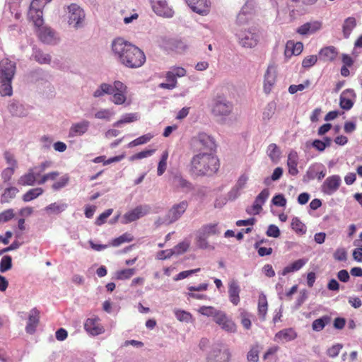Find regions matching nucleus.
<instances>
[{
    "label": "nucleus",
    "mask_w": 362,
    "mask_h": 362,
    "mask_svg": "<svg viewBox=\"0 0 362 362\" xmlns=\"http://www.w3.org/2000/svg\"><path fill=\"white\" fill-rule=\"evenodd\" d=\"M12 267V258L9 255L4 256L0 262V272L1 273L6 272L11 269Z\"/></svg>",
    "instance_id": "3c124183"
},
{
    "label": "nucleus",
    "mask_w": 362,
    "mask_h": 362,
    "mask_svg": "<svg viewBox=\"0 0 362 362\" xmlns=\"http://www.w3.org/2000/svg\"><path fill=\"white\" fill-rule=\"evenodd\" d=\"M104 94L112 95L111 101L117 105H124L127 101V87L119 81H115L113 85L103 83L93 93V96L98 98Z\"/></svg>",
    "instance_id": "7ed1b4c3"
},
{
    "label": "nucleus",
    "mask_w": 362,
    "mask_h": 362,
    "mask_svg": "<svg viewBox=\"0 0 362 362\" xmlns=\"http://www.w3.org/2000/svg\"><path fill=\"white\" fill-rule=\"evenodd\" d=\"M44 190L41 187H36L29 189L25 194H23L22 199L25 202H30L35 198L42 194Z\"/></svg>",
    "instance_id": "e433bc0d"
},
{
    "label": "nucleus",
    "mask_w": 362,
    "mask_h": 362,
    "mask_svg": "<svg viewBox=\"0 0 362 362\" xmlns=\"http://www.w3.org/2000/svg\"><path fill=\"white\" fill-rule=\"evenodd\" d=\"M89 125V122L86 120L74 123L69 129V136L74 137L84 134L88 131Z\"/></svg>",
    "instance_id": "6ab92c4d"
},
{
    "label": "nucleus",
    "mask_w": 362,
    "mask_h": 362,
    "mask_svg": "<svg viewBox=\"0 0 362 362\" xmlns=\"http://www.w3.org/2000/svg\"><path fill=\"white\" fill-rule=\"evenodd\" d=\"M168 158V151H165L163 153L160 160L158 165V168H157L158 175L160 176L165 173L166 168H167Z\"/></svg>",
    "instance_id": "49530a36"
},
{
    "label": "nucleus",
    "mask_w": 362,
    "mask_h": 362,
    "mask_svg": "<svg viewBox=\"0 0 362 362\" xmlns=\"http://www.w3.org/2000/svg\"><path fill=\"white\" fill-rule=\"evenodd\" d=\"M112 115H113V112H111L110 110L103 109V110L98 111L95 114V117L97 119L109 120Z\"/></svg>",
    "instance_id": "338daca9"
},
{
    "label": "nucleus",
    "mask_w": 362,
    "mask_h": 362,
    "mask_svg": "<svg viewBox=\"0 0 362 362\" xmlns=\"http://www.w3.org/2000/svg\"><path fill=\"white\" fill-rule=\"evenodd\" d=\"M298 163V155L296 151H291L288 155L287 165L288 173L293 176L298 173L297 165Z\"/></svg>",
    "instance_id": "b1692460"
},
{
    "label": "nucleus",
    "mask_w": 362,
    "mask_h": 362,
    "mask_svg": "<svg viewBox=\"0 0 362 362\" xmlns=\"http://www.w3.org/2000/svg\"><path fill=\"white\" fill-rule=\"evenodd\" d=\"M320 58L325 62L334 61L337 55L338 52L334 46H328L323 47L319 52Z\"/></svg>",
    "instance_id": "393cba45"
},
{
    "label": "nucleus",
    "mask_w": 362,
    "mask_h": 362,
    "mask_svg": "<svg viewBox=\"0 0 362 362\" xmlns=\"http://www.w3.org/2000/svg\"><path fill=\"white\" fill-rule=\"evenodd\" d=\"M134 240L133 235L129 233H125L118 238L113 239L110 245L113 247H118L124 243H129Z\"/></svg>",
    "instance_id": "ea45409f"
},
{
    "label": "nucleus",
    "mask_w": 362,
    "mask_h": 362,
    "mask_svg": "<svg viewBox=\"0 0 362 362\" xmlns=\"http://www.w3.org/2000/svg\"><path fill=\"white\" fill-rule=\"evenodd\" d=\"M267 154L273 162L276 163L280 158L281 151L276 144H271L267 148Z\"/></svg>",
    "instance_id": "a19ab883"
},
{
    "label": "nucleus",
    "mask_w": 362,
    "mask_h": 362,
    "mask_svg": "<svg viewBox=\"0 0 362 362\" xmlns=\"http://www.w3.org/2000/svg\"><path fill=\"white\" fill-rule=\"evenodd\" d=\"M156 151L155 149H146L142 151H140L137 153H135L129 157L130 161H134L135 160H140L143 159L144 158L152 156L154 152Z\"/></svg>",
    "instance_id": "603ef678"
},
{
    "label": "nucleus",
    "mask_w": 362,
    "mask_h": 362,
    "mask_svg": "<svg viewBox=\"0 0 362 362\" xmlns=\"http://www.w3.org/2000/svg\"><path fill=\"white\" fill-rule=\"evenodd\" d=\"M303 49V45L300 42H294L289 40L286 44L284 54L286 57H291L293 55H299Z\"/></svg>",
    "instance_id": "412c9836"
},
{
    "label": "nucleus",
    "mask_w": 362,
    "mask_h": 362,
    "mask_svg": "<svg viewBox=\"0 0 362 362\" xmlns=\"http://www.w3.org/2000/svg\"><path fill=\"white\" fill-rule=\"evenodd\" d=\"M28 14L35 26L40 27L42 25L43 19L42 10H35L33 12L29 10Z\"/></svg>",
    "instance_id": "37998d69"
},
{
    "label": "nucleus",
    "mask_w": 362,
    "mask_h": 362,
    "mask_svg": "<svg viewBox=\"0 0 362 362\" xmlns=\"http://www.w3.org/2000/svg\"><path fill=\"white\" fill-rule=\"evenodd\" d=\"M296 337V332L292 329H286L278 332L275 334L276 340L288 341Z\"/></svg>",
    "instance_id": "7c9ffc66"
},
{
    "label": "nucleus",
    "mask_w": 362,
    "mask_h": 362,
    "mask_svg": "<svg viewBox=\"0 0 362 362\" xmlns=\"http://www.w3.org/2000/svg\"><path fill=\"white\" fill-rule=\"evenodd\" d=\"M189 8L201 16L210 13L211 3L210 0H185Z\"/></svg>",
    "instance_id": "1a4fd4ad"
},
{
    "label": "nucleus",
    "mask_w": 362,
    "mask_h": 362,
    "mask_svg": "<svg viewBox=\"0 0 362 362\" xmlns=\"http://www.w3.org/2000/svg\"><path fill=\"white\" fill-rule=\"evenodd\" d=\"M239 43L244 47L252 48L255 47L258 42V36L256 33L250 30L238 29L236 33Z\"/></svg>",
    "instance_id": "423d86ee"
},
{
    "label": "nucleus",
    "mask_w": 362,
    "mask_h": 362,
    "mask_svg": "<svg viewBox=\"0 0 362 362\" xmlns=\"http://www.w3.org/2000/svg\"><path fill=\"white\" fill-rule=\"evenodd\" d=\"M13 217L14 213L12 209L5 210L0 214V223L7 222L11 220Z\"/></svg>",
    "instance_id": "774afa93"
},
{
    "label": "nucleus",
    "mask_w": 362,
    "mask_h": 362,
    "mask_svg": "<svg viewBox=\"0 0 362 362\" xmlns=\"http://www.w3.org/2000/svg\"><path fill=\"white\" fill-rule=\"evenodd\" d=\"M240 322L243 327L246 329H250L252 326V322L250 320L251 315L248 313L245 310L241 309L240 310Z\"/></svg>",
    "instance_id": "09e8293b"
},
{
    "label": "nucleus",
    "mask_w": 362,
    "mask_h": 362,
    "mask_svg": "<svg viewBox=\"0 0 362 362\" xmlns=\"http://www.w3.org/2000/svg\"><path fill=\"white\" fill-rule=\"evenodd\" d=\"M40 319L39 311L34 308L30 310L28 317V321L25 327L26 332L29 334L35 332L36 327L38 325Z\"/></svg>",
    "instance_id": "4be33fe9"
},
{
    "label": "nucleus",
    "mask_w": 362,
    "mask_h": 362,
    "mask_svg": "<svg viewBox=\"0 0 362 362\" xmlns=\"http://www.w3.org/2000/svg\"><path fill=\"white\" fill-rule=\"evenodd\" d=\"M67 206L66 203L54 202L47 206L45 208V211L49 215H58L67 209Z\"/></svg>",
    "instance_id": "cd10ccee"
},
{
    "label": "nucleus",
    "mask_w": 362,
    "mask_h": 362,
    "mask_svg": "<svg viewBox=\"0 0 362 362\" xmlns=\"http://www.w3.org/2000/svg\"><path fill=\"white\" fill-rule=\"evenodd\" d=\"M291 228L293 230H295L297 233L299 234H305L306 232V227L301 222V221L298 217H294L291 221Z\"/></svg>",
    "instance_id": "c03bdc74"
},
{
    "label": "nucleus",
    "mask_w": 362,
    "mask_h": 362,
    "mask_svg": "<svg viewBox=\"0 0 362 362\" xmlns=\"http://www.w3.org/2000/svg\"><path fill=\"white\" fill-rule=\"evenodd\" d=\"M322 22L319 21L308 22L298 27L297 33L302 35L313 34L320 30L322 28Z\"/></svg>",
    "instance_id": "f3484780"
},
{
    "label": "nucleus",
    "mask_w": 362,
    "mask_h": 362,
    "mask_svg": "<svg viewBox=\"0 0 362 362\" xmlns=\"http://www.w3.org/2000/svg\"><path fill=\"white\" fill-rule=\"evenodd\" d=\"M11 78H0V94L2 96H11L13 93Z\"/></svg>",
    "instance_id": "2f4dec72"
},
{
    "label": "nucleus",
    "mask_w": 362,
    "mask_h": 362,
    "mask_svg": "<svg viewBox=\"0 0 362 362\" xmlns=\"http://www.w3.org/2000/svg\"><path fill=\"white\" fill-rule=\"evenodd\" d=\"M98 317L88 318L84 323V329L91 335L95 336L104 332L103 327L99 322Z\"/></svg>",
    "instance_id": "dca6fc26"
},
{
    "label": "nucleus",
    "mask_w": 362,
    "mask_h": 362,
    "mask_svg": "<svg viewBox=\"0 0 362 362\" xmlns=\"http://www.w3.org/2000/svg\"><path fill=\"white\" fill-rule=\"evenodd\" d=\"M15 169L13 167H8L5 168L1 173V178L4 182H8L11 180L13 175L14 174Z\"/></svg>",
    "instance_id": "69168bd1"
},
{
    "label": "nucleus",
    "mask_w": 362,
    "mask_h": 362,
    "mask_svg": "<svg viewBox=\"0 0 362 362\" xmlns=\"http://www.w3.org/2000/svg\"><path fill=\"white\" fill-rule=\"evenodd\" d=\"M40 39L45 43H52L54 39V33L48 28H42L40 30Z\"/></svg>",
    "instance_id": "4c0bfd02"
},
{
    "label": "nucleus",
    "mask_w": 362,
    "mask_h": 362,
    "mask_svg": "<svg viewBox=\"0 0 362 362\" xmlns=\"http://www.w3.org/2000/svg\"><path fill=\"white\" fill-rule=\"evenodd\" d=\"M331 321V317L328 315H324L320 318L316 319L313 322V329L317 332L322 330Z\"/></svg>",
    "instance_id": "f704fd0d"
},
{
    "label": "nucleus",
    "mask_w": 362,
    "mask_h": 362,
    "mask_svg": "<svg viewBox=\"0 0 362 362\" xmlns=\"http://www.w3.org/2000/svg\"><path fill=\"white\" fill-rule=\"evenodd\" d=\"M69 24L74 28H78L81 25L85 18V13L78 5L71 4L69 7Z\"/></svg>",
    "instance_id": "0eeeda50"
},
{
    "label": "nucleus",
    "mask_w": 362,
    "mask_h": 362,
    "mask_svg": "<svg viewBox=\"0 0 362 362\" xmlns=\"http://www.w3.org/2000/svg\"><path fill=\"white\" fill-rule=\"evenodd\" d=\"M112 50L117 60L126 67L136 69L146 62L144 52L122 37H117L112 41Z\"/></svg>",
    "instance_id": "f257e3e1"
},
{
    "label": "nucleus",
    "mask_w": 362,
    "mask_h": 362,
    "mask_svg": "<svg viewBox=\"0 0 362 362\" xmlns=\"http://www.w3.org/2000/svg\"><path fill=\"white\" fill-rule=\"evenodd\" d=\"M198 313H200L202 315L207 316V317H212L214 321L215 320V318L218 316L219 313L221 311L220 310L216 309L214 307L212 306H201L198 309Z\"/></svg>",
    "instance_id": "58836bf2"
},
{
    "label": "nucleus",
    "mask_w": 362,
    "mask_h": 362,
    "mask_svg": "<svg viewBox=\"0 0 362 362\" xmlns=\"http://www.w3.org/2000/svg\"><path fill=\"white\" fill-rule=\"evenodd\" d=\"M247 181V177L245 175L239 177L235 187L228 194L230 199H235L239 195L240 190L245 186Z\"/></svg>",
    "instance_id": "c85d7f7f"
},
{
    "label": "nucleus",
    "mask_w": 362,
    "mask_h": 362,
    "mask_svg": "<svg viewBox=\"0 0 362 362\" xmlns=\"http://www.w3.org/2000/svg\"><path fill=\"white\" fill-rule=\"evenodd\" d=\"M356 26V21L354 17H348L345 19L343 24V35L345 38H348L353 30Z\"/></svg>",
    "instance_id": "72a5a7b5"
},
{
    "label": "nucleus",
    "mask_w": 362,
    "mask_h": 362,
    "mask_svg": "<svg viewBox=\"0 0 362 362\" xmlns=\"http://www.w3.org/2000/svg\"><path fill=\"white\" fill-rule=\"evenodd\" d=\"M189 247V243L188 241H183L175 246L173 251L175 252V254L180 255L187 252Z\"/></svg>",
    "instance_id": "680f3d73"
},
{
    "label": "nucleus",
    "mask_w": 362,
    "mask_h": 362,
    "mask_svg": "<svg viewBox=\"0 0 362 362\" xmlns=\"http://www.w3.org/2000/svg\"><path fill=\"white\" fill-rule=\"evenodd\" d=\"M214 322L224 331L235 332L237 326L235 323L223 311H221Z\"/></svg>",
    "instance_id": "9d476101"
},
{
    "label": "nucleus",
    "mask_w": 362,
    "mask_h": 362,
    "mask_svg": "<svg viewBox=\"0 0 362 362\" xmlns=\"http://www.w3.org/2000/svg\"><path fill=\"white\" fill-rule=\"evenodd\" d=\"M263 242V240H260L259 242L255 243V247L257 249L258 255L260 257L270 255L273 251L272 247H259L260 244H262Z\"/></svg>",
    "instance_id": "4d7b16f0"
},
{
    "label": "nucleus",
    "mask_w": 362,
    "mask_h": 362,
    "mask_svg": "<svg viewBox=\"0 0 362 362\" xmlns=\"http://www.w3.org/2000/svg\"><path fill=\"white\" fill-rule=\"evenodd\" d=\"M317 62V55H310L305 57L302 62V66L305 69H309L314 66Z\"/></svg>",
    "instance_id": "052dcab7"
},
{
    "label": "nucleus",
    "mask_w": 362,
    "mask_h": 362,
    "mask_svg": "<svg viewBox=\"0 0 362 362\" xmlns=\"http://www.w3.org/2000/svg\"><path fill=\"white\" fill-rule=\"evenodd\" d=\"M306 263L307 260L305 259H297L288 266L285 267L281 274L282 276H286L289 273L297 272L300 270Z\"/></svg>",
    "instance_id": "bb28decb"
},
{
    "label": "nucleus",
    "mask_w": 362,
    "mask_h": 362,
    "mask_svg": "<svg viewBox=\"0 0 362 362\" xmlns=\"http://www.w3.org/2000/svg\"><path fill=\"white\" fill-rule=\"evenodd\" d=\"M240 289L238 283L235 281H232L228 285V294L230 302L237 305L240 302Z\"/></svg>",
    "instance_id": "a878e982"
},
{
    "label": "nucleus",
    "mask_w": 362,
    "mask_h": 362,
    "mask_svg": "<svg viewBox=\"0 0 362 362\" xmlns=\"http://www.w3.org/2000/svg\"><path fill=\"white\" fill-rule=\"evenodd\" d=\"M334 259L337 261L344 262L347 259V252L343 247L337 248L333 254Z\"/></svg>",
    "instance_id": "13d9d810"
},
{
    "label": "nucleus",
    "mask_w": 362,
    "mask_h": 362,
    "mask_svg": "<svg viewBox=\"0 0 362 362\" xmlns=\"http://www.w3.org/2000/svg\"><path fill=\"white\" fill-rule=\"evenodd\" d=\"M341 178L337 175L328 177L322 185V190L325 194H332L339 187Z\"/></svg>",
    "instance_id": "ddd939ff"
},
{
    "label": "nucleus",
    "mask_w": 362,
    "mask_h": 362,
    "mask_svg": "<svg viewBox=\"0 0 362 362\" xmlns=\"http://www.w3.org/2000/svg\"><path fill=\"white\" fill-rule=\"evenodd\" d=\"M33 59L41 64H49L51 62V56L47 53H45L40 49H35L33 53Z\"/></svg>",
    "instance_id": "c756f323"
},
{
    "label": "nucleus",
    "mask_w": 362,
    "mask_h": 362,
    "mask_svg": "<svg viewBox=\"0 0 362 362\" xmlns=\"http://www.w3.org/2000/svg\"><path fill=\"white\" fill-rule=\"evenodd\" d=\"M269 195L268 189H264L256 197L252 206L250 209H247L249 214H259L262 209V205L267 201Z\"/></svg>",
    "instance_id": "4468645a"
},
{
    "label": "nucleus",
    "mask_w": 362,
    "mask_h": 362,
    "mask_svg": "<svg viewBox=\"0 0 362 362\" xmlns=\"http://www.w3.org/2000/svg\"><path fill=\"white\" fill-rule=\"evenodd\" d=\"M40 173H35L31 168L28 172L21 176L18 180V184L22 186H33L37 183Z\"/></svg>",
    "instance_id": "a211bd4d"
},
{
    "label": "nucleus",
    "mask_w": 362,
    "mask_h": 362,
    "mask_svg": "<svg viewBox=\"0 0 362 362\" xmlns=\"http://www.w3.org/2000/svg\"><path fill=\"white\" fill-rule=\"evenodd\" d=\"M154 12L160 16L172 17L173 11L168 6L166 0H151Z\"/></svg>",
    "instance_id": "9b49d317"
},
{
    "label": "nucleus",
    "mask_w": 362,
    "mask_h": 362,
    "mask_svg": "<svg viewBox=\"0 0 362 362\" xmlns=\"http://www.w3.org/2000/svg\"><path fill=\"white\" fill-rule=\"evenodd\" d=\"M138 119V115L136 113L126 114L122 118L114 124L115 127H118L120 124L129 123Z\"/></svg>",
    "instance_id": "864d4df0"
},
{
    "label": "nucleus",
    "mask_w": 362,
    "mask_h": 362,
    "mask_svg": "<svg viewBox=\"0 0 362 362\" xmlns=\"http://www.w3.org/2000/svg\"><path fill=\"white\" fill-rule=\"evenodd\" d=\"M247 358L248 362H257L259 360V350L258 346H255L251 348L249 351Z\"/></svg>",
    "instance_id": "e2e57ef3"
},
{
    "label": "nucleus",
    "mask_w": 362,
    "mask_h": 362,
    "mask_svg": "<svg viewBox=\"0 0 362 362\" xmlns=\"http://www.w3.org/2000/svg\"><path fill=\"white\" fill-rule=\"evenodd\" d=\"M51 0H33L30 6V10L35 11V10H42L44 6L50 2Z\"/></svg>",
    "instance_id": "bf43d9fd"
},
{
    "label": "nucleus",
    "mask_w": 362,
    "mask_h": 362,
    "mask_svg": "<svg viewBox=\"0 0 362 362\" xmlns=\"http://www.w3.org/2000/svg\"><path fill=\"white\" fill-rule=\"evenodd\" d=\"M69 180H70V177H69V175L65 174V175L61 176L58 180L55 181L52 184V188L54 191L59 190V189L65 187L68 185Z\"/></svg>",
    "instance_id": "79ce46f5"
},
{
    "label": "nucleus",
    "mask_w": 362,
    "mask_h": 362,
    "mask_svg": "<svg viewBox=\"0 0 362 362\" xmlns=\"http://www.w3.org/2000/svg\"><path fill=\"white\" fill-rule=\"evenodd\" d=\"M16 63L8 59H3L0 62V78L13 79L16 73Z\"/></svg>",
    "instance_id": "f8f14e48"
},
{
    "label": "nucleus",
    "mask_w": 362,
    "mask_h": 362,
    "mask_svg": "<svg viewBox=\"0 0 362 362\" xmlns=\"http://www.w3.org/2000/svg\"><path fill=\"white\" fill-rule=\"evenodd\" d=\"M201 270L200 268H197V269H191V270H186V271H183V272H180L178 274H177L174 278L173 279L175 281H180V280H182V279H184L188 276H189L190 275L193 274H195L198 272H199Z\"/></svg>",
    "instance_id": "0e129e2a"
},
{
    "label": "nucleus",
    "mask_w": 362,
    "mask_h": 362,
    "mask_svg": "<svg viewBox=\"0 0 362 362\" xmlns=\"http://www.w3.org/2000/svg\"><path fill=\"white\" fill-rule=\"evenodd\" d=\"M153 138V135L150 133L142 135L129 144V147L136 146L146 144Z\"/></svg>",
    "instance_id": "8fccbe9b"
},
{
    "label": "nucleus",
    "mask_w": 362,
    "mask_h": 362,
    "mask_svg": "<svg viewBox=\"0 0 362 362\" xmlns=\"http://www.w3.org/2000/svg\"><path fill=\"white\" fill-rule=\"evenodd\" d=\"M187 206L188 203L186 201L175 204L169 211V217L171 218V221H175L177 220L186 211Z\"/></svg>",
    "instance_id": "5701e85b"
},
{
    "label": "nucleus",
    "mask_w": 362,
    "mask_h": 362,
    "mask_svg": "<svg viewBox=\"0 0 362 362\" xmlns=\"http://www.w3.org/2000/svg\"><path fill=\"white\" fill-rule=\"evenodd\" d=\"M276 71L274 65H269L267 67L266 73L264 74V91L265 93L269 94L273 86L276 83Z\"/></svg>",
    "instance_id": "2eb2a0df"
},
{
    "label": "nucleus",
    "mask_w": 362,
    "mask_h": 362,
    "mask_svg": "<svg viewBox=\"0 0 362 362\" xmlns=\"http://www.w3.org/2000/svg\"><path fill=\"white\" fill-rule=\"evenodd\" d=\"M233 110L232 102L228 101L223 95L214 98L211 105V113L216 117L229 116Z\"/></svg>",
    "instance_id": "39448f33"
},
{
    "label": "nucleus",
    "mask_w": 362,
    "mask_h": 362,
    "mask_svg": "<svg viewBox=\"0 0 362 362\" xmlns=\"http://www.w3.org/2000/svg\"><path fill=\"white\" fill-rule=\"evenodd\" d=\"M268 304L266 296L261 294L258 298V315L262 320H264L267 312Z\"/></svg>",
    "instance_id": "473e14b6"
},
{
    "label": "nucleus",
    "mask_w": 362,
    "mask_h": 362,
    "mask_svg": "<svg viewBox=\"0 0 362 362\" xmlns=\"http://www.w3.org/2000/svg\"><path fill=\"white\" fill-rule=\"evenodd\" d=\"M219 168V160L211 152L195 154L191 159L189 171L192 175L199 177L211 175Z\"/></svg>",
    "instance_id": "f03ea898"
},
{
    "label": "nucleus",
    "mask_w": 362,
    "mask_h": 362,
    "mask_svg": "<svg viewBox=\"0 0 362 362\" xmlns=\"http://www.w3.org/2000/svg\"><path fill=\"white\" fill-rule=\"evenodd\" d=\"M189 145L193 151L211 153V151L216 148V144L213 138L203 132L193 136L190 139Z\"/></svg>",
    "instance_id": "20e7f679"
},
{
    "label": "nucleus",
    "mask_w": 362,
    "mask_h": 362,
    "mask_svg": "<svg viewBox=\"0 0 362 362\" xmlns=\"http://www.w3.org/2000/svg\"><path fill=\"white\" fill-rule=\"evenodd\" d=\"M204 235H215L218 233V224L217 223H210L205 225L202 228Z\"/></svg>",
    "instance_id": "5fc2aeb1"
},
{
    "label": "nucleus",
    "mask_w": 362,
    "mask_h": 362,
    "mask_svg": "<svg viewBox=\"0 0 362 362\" xmlns=\"http://www.w3.org/2000/svg\"><path fill=\"white\" fill-rule=\"evenodd\" d=\"M59 173L57 171L50 172L46 174L42 175V176H39V179L37 180L38 185H44L46 182L54 181L57 177L59 176Z\"/></svg>",
    "instance_id": "de8ad7c7"
},
{
    "label": "nucleus",
    "mask_w": 362,
    "mask_h": 362,
    "mask_svg": "<svg viewBox=\"0 0 362 362\" xmlns=\"http://www.w3.org/2000/svg\"><path fill=\"white\" fill-rule=\"evenodd\" d=\"M146 214L147 210H145L142 206H138L124 215V223L133 222Z\"/></svg>",
    "instance_id": "aec40b11"
},
{
    "label": "nucleus",
    "mask_w": 362,
    "mask_h": 362,
    "mask_svg": "<svg viewBox=\"0 0 362 362\" xmlns=\"http://www.w3.org/2000/svg\"><path fill=\"white\" fill-rule=\"evenodd\" d=\"M18 192V189L15 187H9L4 189V193L1 197V202L8 203L11 199H13L17 193Z\"/></svg>",
    "instance_id": "c9c22d12"
},
{
    "label": "nucleus",
    "mask_w": 362,
    "mask_h": 362,
    "mask_svg": "<svg viewBox=\"0 0 362 362\" xmlns=\"http://www.w3.org/2000/svg\"><path fill=\"white\" fill-rule=\"evenodd\" d=\"M174 313L176 318L180 322H189L193 320L192 314L185 310H175Z\"/></svg>",
    "instance_id": "a18cd8bd"
},
{
    "label": "nucleus",
    "mask_w": 362,
    "mask_h": 362,
    "mask_svg": "<svg viewBox=\"0 0 362 362\" xmlns=\"http://www.w3.org/2000/svg\"><path fill=\"white\" fill-rule=\"evenodd\" d=\"M230 356L229 349L219 345L213 349L208 356V362H229Z\"/></svg>",
    "instance_id": "6e6552de"
},
{
    "label": "nucleus",
    "mask_w": 362,
    "mask_h": 362,
    "mask_svg": "<svg viewBox=\"0 0 362 362\" xmlns=\"http://www.w3.org/2000/svg\"><path fill=\"white\" fill-rule=\"evenodd\" d=\"M135 273L134 269H125L118 271L116 274L117 279L124 280L131 278Z\"/></svg>",
    "instance_id": "6e6d98bb"
}]
</instances>
